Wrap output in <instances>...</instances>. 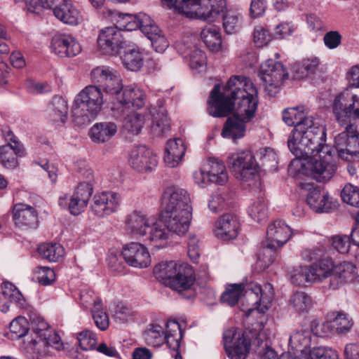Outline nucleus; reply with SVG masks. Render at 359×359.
I'll return each mask as SVG.
<instances>
[{
  "instance_id": "nucleus-1",
  "label": "nucleus",
  "mask_w": 359,
  "mask_h": 359,
  "mask_svg": "<svg viewBox=\"0 0 359 359\" xmlns=\"http://www.w3.org/2000/svg\"><path fill=\"white\" fill-rule=\"evenodd\" d=\"M163 225L140 211H134L126 219L130 231L149 244L160 247L170 236H184L192 219V207L187 191L177 187H168L162 195Z\"/></svg>"
},
{
  "instance_id": "nucleus-2",
  "label": "nucleus",
  "mask_w": 359,
  "mask_h": 359,
  "mask_svg": "<svg viewBox=\"0 0 359 359\" xmlns=\"http://www.w3.org/2000/svg\"><path fill=\"white\" fill-rule=\"evenodd\" d=\"M257 90L250 79L232 76L222 93L219 85L214 86L210 93L208 112L215 117H224L233 110L234 114L250 121L257 108Z\"/></svg>"
},
{
  "instance_id": "nucleus-3",
  "label": "nucleus",
  "mask_w": 359,
  "mask_h": 359,
  "mask_svg": "<svg viewBox=\"0 0 359 359\" xmlns=\"http://www.w3.org/2000/svg\"><path fill=\"white\" fill-rule=\"evenodd\" d=\"M332 113L344 131L334 137V148L344 160L359 159V95L346 88L334 99Z\"/></svg>"
},
{
  "instance_id": "nucleus-4",
  "label": "nucleus",
  "mask_w": 359,
  "mask_h": 359,
  "mask_svg": "<svg viewBox=\"0 0 359 359\" xmlns=\"http://www.w3.org/2000/svg\"><path fill=\"white\" fill-rule=\"evenodd\" d=\"M325 141V126L320 119L309 116L294 128L288 138L287 147L297 158H303L324 146H329Z\"/></svg>"
},
{
  "instance_id": "nucleus-5",
  "label": "nucleus",
  "mask_w": 359,
  "mask_h": 359,
  "mask_svg": "<svg viewBox=\"0 0 359 359\" xmlns=\"http://www.w3.org/2000/svg\"><path fill=\"white\" fill-rule=\"evenodd\" d=\"M209 0H205L203 7L199 4L188 2L186 6H190L189 8L184 9V7L179 8L181 11L185 13V17L191 19H200L207 21L214 20L218 15H221L222 18V25L225 32L231 34L237 32L241 28V15L233 10H227L226 8L225 0H217L215 4L208 8L205 2Z\"/></svg>"
},
{
  "instance_id": "nucleus-6",
  "label": "nucleus",
  "mask_w": 359,
  "mask_h": 359,
  "mask_svg": "<svg viewBox=\"0 0 359 359\" xmlns=\"http://www.w3.org/2000/svg\"><path fill=\"white\" fill-rule=\"evenodd\" d=\"M103 93L98 86L89 85L75 97L72 107L74 121L79 126L93 121L102 109Z\"/></svg>"
},
{
  "instance_id": "nucleus-7",
  "label": "nucleus",
  "mask_w": 359,
  "mask_h": 359,
  "mask_svg": "<svg viewBox=\"0 0 359 359\" xmlns=\"http://www.w3.org/2000/svg\"><path fill=\"white\" fill-rule=\"evenodd\" d=\"M154 274L156 279L179 293L189 290L196 280L194 270L190 266L174 261L156 265Z\"/></svg>"
},
{
  "instance_id": "nucleus-8",
  "label": "nucleus",
  "mask_w": 359,
  "mask_h": 359,
  "mask_svg": "<svg viewBox=\"0 0 359 359\" xmlns=\"http://www.w3.org/2000/svg\"><path fill=\"white\" fill-rule=\"evenodd\" d=\"M304 157L307 160L302 166L303 172L311 175L319 182L330 180L337 170L330 146H324L323 149Z\"/></svg>"
},
{
  "instance_id": "nucleus-9",
  "label": "nucleus",
  "mask_w": 359,
  "mask_h": 359,
  "mask_svg": "<svg viewBox=\"0 0 359 359\" xmlns=\"http://www.w3.org/2000/svg\"><path fill=\"white\" fill-rule=\"evenodd\" d=\"M90 77L95 83L99 84L103 89L109 102L114 104L112 109H114L116 102L124 90L120 74L113 68L101 66L91 71Z\"/></svg>"
},
{
  "instance_id": "nucleus-10",
  "label": "nucleus",
  "mask_w": 359,
  "mask_h": 359,
  "mask_svg": "<svg viewBox=\"0 0 359 359\" xmlns=\"http://www.w3.org/2000/svg\"><path fill=\"white\" fill-rule=\"evenodd\" d=\"M259 75L266 93L270 97L275 96L278 93L283 81L288 78V72L283 65L272 59H269L261 65Z\"/></svg>"
},
{
  "instance_id": "nucleus-11",
  "label": "nucleus",
  "mask_w": 359,
  "mask_h": 359,
  "mask_svg": "<svg viewBox=\"0 0 359 359\" xmlns=\"http://www.w3.org/2000/svg\"><path fill=\"white\" fill-rule=\"evenodd\" d=\"M227 163L238 180L249 181L258 177L259 166L252 153L249 150L232 154L229 157Z\"/></svg>"
},
{
  "instance_id": "nucleus-12",
  "label": "nucleus",
  "mask_w": 359,
  "mask_h": 359,
  "mask_svg": "<svg viewBox=\"0 0 359 359\" xmlns=\"http://www.w3.org/2000/svg\"><path fill=\"white\" fill-rule=\"evenodd\" d=\"M97 42L98 50L109 56L118 55L128 43L124 31L117 26L107 27L100 30Z\"/></svg>"
},
{
  "instance_id": "nucleus-13",
  "label": "nucleus",
  "mask_w": 359,
  "mask_h": 359,
  "mask_svg": "<svg viewBox=\"0 0 359 359\" xmlns=\"http://www.w3.org/2000/svg\"><path fill=\"white\" fill-rule=\"evenodd\" d=\"M93 194V187L89 182L80 183L71 196L63 194L59 197L58 203L62 208H67L70 213L78 215L87 207L90 197Z\"/></svg>"
},
{
  "instance_id": "nucleus-14",
  "label": "nucleus",
  "mask_w": 359,
  "mask_h": 359,
  "mask_svg": "<svg viewBox=\"0 0 359 359\" xmlns=\"http://www.w3.org/2000/svg\"><path fill=\"white\" fill-rule=\"evenodd\" d=\"M224 346L230 359H245L250 349V342L241 332L230 329L224 332Z\"/></svg>"
},
{
  "instance_id": "nucleus-15",
  "label": "nucleus",
  "mask_w": 359,
  "mask_h": 359,
  "mask_svg": "<svg viewBox=\"0 0 359 359\" xmlns=\"http://www.w3.org/2000/svg\"><path fill=\"white\" fill-rule=\"evenodd\" d=\"M121 204V196L113 191L96 194L92 201V211L97 217H103L116 212Z\"/></svg>"
},
{
  "instance_id": "nucleus-16",
  "label": "nucleus",
  "mask_w": 359,
  "mask_h": 359,
  "mask_svg": "<svg viewBox=\"0 0 359 359\" xmlns=\"http://www.w3.org/2000/svg\"><path fill=\"white\" fill-rule=\"evenodd\" d=\"M130 165L138 172L152 170L157 165V158L145 146L140 145L133 149L129 155Z\"/></svg>"
},
{
  "instance_id": "nucleus-17",
  "label": "nucleus",
  "mask_w": 359,
  "mask_h": 359,
  "mask_svg": "<svg viewBox=\"0 0 359 359\" xmlns=\"http://www.w3.org/2000/svg\"><path fill=\"white\" fill-rule=\"evenodd\" d=\"M121 255L126 262L133 267L146 268L151 263L148 250L140 243L133 242L126 245Z\"/></svg>"
},
{
  "instance_id": "nucleus-18",
  "label": "nucleus",
  "mask_w": 359,
  "mask_h": 359,
  "mask_svg": "<svg viewBox=\"0 0 359 359\" xmlns=\"http://www.w3.org/2000/svg\"><path fill=\"white\" fill-rule=\"evenodd\" d=\"M239 227V219L236 215L224 214L215 222V235L220 240H233L237 237Z\"/></svg>"
},
{
  "instance_id": "nucleus-19",
  "label": "nucleus",
  "mask_w": 359,
  "mask_h": 359,
  "mask_svg": "<svg viewBox=\"0 0 359 359\" xmlns=\"http://www.w3.org/2000/svg\"><path fill=\"white\" fill-rule=\"evenodd\" d=\"M291 234L289 226L282 220H276L268 226L265 244L271 248L280 249L289 240Z\"/></svg>"
},
{
  "instance_id": "nucleus-20",
  "label": "nucleus",
  "mask_w": 359,
  "mask_h": 359,
  "mask_svg": "<svg viewBox=\"0 0 359 359\" xmlns=\"http://www.w3.org/2000/svg\"><path fill=\"white\" fill-rule=\"evenodd\" d=\"M301 187L311 191L307 196L306 202L310 208L316 212H328L336 206L328 194L324 190L318 188L313 189V185L309 183L302 184Z\"/></svg>"
},
{
  "instance_id": "nucleus-21",
  "label": "nucleus",
  "mask_w": 359,
  "mask_h": 359,
  "mask_svg": "<svg viewBox=\"0 0 359 359\" xmlns=\"http://www.w3.org/2000/svg\"><path fill=\"white\" fill-rule=\"evenodd\" d=\"M324 325L318 320H314L311 323V330L300 329L294 330L290 337L289 344L292 349L301 351L306 348L311 344V332L317 336H322L324 332L323 327Z\"/></svg>"
},
{
  "instance_id": "nucleus-22",
  "label": "nucleus",
  "mask_w": 359,
  "mask_h": 359,
  "mask_svg": "<svg viewBox=\"0 0 359 359\" xmlns=\"http://www.w3.org/2000/svg\"><path fill=\"white\" fill-rule=\"evenodd\" d=\"M13 219L18 226L36 228L38 224V212L29 205L18 203L13 208Z\"/></svg>"
},
{
  "instance_id": "nucleus-23",
  "label": "nucleus",
  "mask_w": 359,
  "mask_h": 359,
  "mask_svg": "<svg viewBox=\"0 0 359 359\" xmlns=\"http://www.w3.org/2000/svg\"><path fill=\"white\" fill-rule=\"evenodd\" d=\"M150 114L152 117L151 131L153 135L158 137L166 136L170 131V123L163 105L151 107Z\"/></svg>"
},
{
  "instance_id": "nucleus-24",
  "label": "nucleus",
  "mask_w": 359,
  "mask_h": 359,
  "mask_svg": "<svg viewBox=\"0 0 359 359\" xmlns=\"http://www.w3.org/2000/svg\"><path fill=\"white\" fill-rule=\"evenodd\" d=\"M146 95L144 91L137 88L125 87L120 98L116 102L115 108L138 109L145 104Z\"/></svg>"
},
{
  "instance_id": "nucleus-25",
  "label": "nucleus",
  "mask_w": 359,
  "mask_h": 359,
  "mask_svg": "<svg viewBox=\"0 0 359 359\" xmlns=\"http://www.w3.org/2000/svg\"><path fill=\"white\" fill-rule=\"evenodd\" d=\"M245 295L248 300L250 302V304L252 306V308L249 310L257 309L261 304L267 309L273 298V288L270 283L265 284L264 289L260 285H255L253 288H248Z\"/></svg>"
},
{
  "instance_id": "nucleus-26",
  "label": "nucleus",
  "mask_w": 359,
  "mask_h": 359,
  "mask_svg": "<svg viewBox=\"0 0 359 359\" xmlns=\"http://www.w3.org/2000/svg\"><path fill=\"white\" fill-rule=\"evenodd\" d=\"M356 273V266L351 262H344L334 265L331 274V289L337 290L346 282L352 280Z\"/></svg>"
},
{
  "instance_id": "nucleus-27",
  "label": "nucleus",
  "mask_w": 359,
  "mask_h": 359,
  "mask_svg": "<svg viewBox=\"0 0 359 359\" xmlns=\"http://www.w3.org/2000/svg\"><path fill=\"white\" fill-rule=\"evenodd\" d=\"M1 289L2 292L0 294V311L1 312H7L12 303L19 306L24 305L25 299L22 294L13 283L4 282Z\"/></svg>"
},
{
  "instance_id": "nucleus-28",
  "label": "nucleus",
  "mask_w": 359,
  "mask_h": 359,
  "mask_svg": "<svg viewBox=\"0 0 359 359\" xmlns=\"http://www.w3.org/2000/svg\"><path fill=\"white\" fill-rule=\"evenodd\" d=\"M25 154V149L20 142L7 143L0 147V162L8 169L15 168L18 164V157Z\"/></svg>"
},
{
  "instance_id": "nucleus-29",
  "label": "nucleus",
  "mask_w": 359,
  "mask_h": 359,
  "mask_svg": "<svg viewBox=\"0 0 359 359\" xmlns=\"http://www.w3.org/2000/svg\"><path fill=\"white\" fill-rule=\"evenodd\" d=\"M186 147L181 138L170 140L167 142L164 161L170 168H175L182 161Z\"/></svg>"
},
{
  "instance_id": "nucleus-30",
  "label": "nucleus",
  "mask_w": 359,
  "mask_h": 359,
  "mask_svg": "<svg viewBox=\"0 0 359 359\" xmlns=\"http://www.w3.org/2000/svg\"><path fill=\"white\" fill-rule=\"evenodd\" d=\"M117 126L114 122L97 123L90 130V137L95 143L102 144L109 141L116 133Z\"/></svg>"
},
{
  "instance_id": "nucleus-31",
  "label": "nucleus",
  "mask_w": 359,
  "mask_h": 359,
  "mask_svg": "<svg viewBox=\"0 0 359 359\" xmlns=\"http://www.w3.org/2000/svg\"><path fill=\"white\" fill-rule=\"evenodd\" d=\"M54 16L62 22L70 25H78L81 19L79 9L71 0H67L55 9Z\"/></svg>"
},
{
  "instance_id": "nucleus-32",
  "label": "nucleus",
  "mask_w": 359,
  "mask_h": 359,
  "mask_svg": "<svg viewBox=\"0 0 359 359\" xmlns=\"http://www.w3.org/2000/svg\"><path fill=\"white\" fill-rule=\"evenodd\" d=\"M310 273L313 283L322 282L329 278V287L331 289V274L334 268V262L330 259H323L311 266Z\"/></svg>"
},
{
  "instance_id": "nucleus-33",
  "label": "nucleus",
  "mask_w": 359,
  "mask_h": 359,
  "mask_svg": "<svg viewBox=\"0 0 359 359\" xmlns=\"http://www.w3.org/2000/svg\"><path fill=\"white\" fill-rule=\"evenodd\" d=\"M247 122L248 121L233 114L232 117L227 118L222 129V136L233 140L243 137L245 133Z\"/></svg>"
},
{
  "instance_id": "nucleus-34",
  "label": "nucleus",
  "mask_w": 359,
  "mask_h": 359,
  "mask_svg": "<svg viewBox=\"0 0 359 359\" xmlns=\"http://www.w3.org/2000/svg\"><path fill=\"white\" fill-rule=\"evenodd\" d=\"M165 336L169 348L173 351H177L182 339V330L180 325L175 320H168L166 323ZM175 359H182L178 351L175 353Z\"/></svg>"
},
{
  "instance_id": "nucleus-35",
  "label": "nucleus",
  "mask_w": 359,
  "mask_h": 359,
  "mask_svg": "<svg viewBox=\"0 0 359 359\" xmlns=\"http://www.w3.org/2000/svg\"><path fill=\"white\" fill-rule=\"evenodd\" d=\"M143 34L150 40L153 48L158 53L164 52L169 46L168 41L164 34L154 21L149 27L144 26Z\"/></svg>"
},
{
  "instance_id": "nucleus-36",
  "label": "nucleus",
  "mask_w": 359,
  "mask_h": 359,
  "mask_svg": "<svg viewBox=\"0 0 359 359\" xmlns=\"http://www.w3.org/2000/svg\"><path fill=\"white\" fill-rule=\"evenodd\" d=\"M208 175L211 182L218 185H224L228 181L229 177L224 163L217 158H211L208 162Z\"/></svg>"
},
{
  "instance_id": "nucleus-37",
  "label": "nucleus",
  "mask_w": 359,
  "mask_h": 359,
  "mask_svg": "<svg viewBox=\"0 0 359 359\" xmlns=\"http://www.w3.org/2000/svg\"><path fill=\"white\" fill-rule=\"evenodd\" d=\"M319 60L316 57L308 58L297 63L293 67L294 78L301 79L304 77L311 76L319 69Z\"/></svg>"
},
{
  "instance_id": "nucleus-38",
  "label": "nucleus",
  "mask_w": 359,
  "mask_h": 359,
  "mask_svg": "<svg viewBox=\"0 0 359 359\" xmlns=\"http://www.w3.org/2000/svg\"><path fill=\"white\" fill-rule=\"evenodd\" d=\"M48 111L55 121L64 123L68 113L67 101L60 96H55L48 104Z\"/></svg>"
},
{
  "instance_id": "nucleus-39",
  "label": "nucleus",
  "mask_w": 359,
  "mask_h": 359,
  "mask_svg": "<svg viewBox=\"0 0 359 359\" xmlns=\"http://www.w3.org/2000/svg\"><path fill=\"white\" fill-rule=\"evenodd\" d=\"M122 18L125 20L126 24L123 25L124 34L126 31H133L140 29L143 33L144 26H148L152 22L151 18L145 13H139L138 15L122 14Z\"/></svg>"
},
{
  "instance_id": "nucleus-40",
  "label": "nucleus",
  "mask_w": 359,
  "mask_h": 359,
  "mask_svg": "<svg viewBox=\"0 0 359 359\" xmlns=\"http://www.w3.org/2000/svg\"><path fill=\"white\" fill-rule=\"evenodd\" d=\"M201 37L205 46L212 51H217L221 48V35L217 27L213 25L205 27L201 32Z\"/></svg>"
},
{
  "instance_id": "nucleus-41",
  "label": "nucleus",
  "mask_w": 359,
  "mask_h": 359,
  "mask_svg": "<svg viewBox=\"0 0 359 359\" xmlns=\"http://www.w3.org/2000/svg\"><path fill=\"white\" fill-rule=\"evenodd\" d=\"M311 298L303 291L294 292L289 301L290 307L299 313L307 312L311 307Z\"/></svg>"
},
{
  "instance_id": "nucleus-42",
  "label": "nucleus",
  "mask_w": 359,
  "mask_h": 359,
  "mask_svg": "<svg viewBox=\"0 0 359 359\" xmlns=\"http://www.w3.org/2000/svg\"><path fill=\"white\" fill-rule=\"evenodd\" d=\"M246 290L242 284L229 285L221 296V301L230 306H235L242 296H245Z\"/></svg>"
},
{
  "instance_id": "nucleus-43",
  "label": "nucleus",
  "mask_w": 359,
  "mask_h": 359,
  "mask_svg": "<svg viewBox=\"0 0 359 359\" xmlns=\"http://www.w3.org/2000/svg\"><path fill=\"white\" fill-rule=\"evenodd\" d=\"M38 252L49 262H57L63 257L65 250L58 243H43L38 247Z\"/></svg>"
},
{
  "instance_id": "nucleus-44",
  "label": "nucleus",
  "mask_w": 359,
  "mask_h": 359,
  "mask_svg": "<svg viewBox=\"0 0 359 359\" xmlns=\"http://www.w3.org/2000/svg\"><path fill=\"white\" fill-rule=\"evenodd\" d=\"M122 62L126 69L137 71L143 65V55L137 48H133L125 52L121 57Z\"/></svg>"
},
{
  "instance_id": "nucleus-45",
  "label": "nucleus",
  "mask_w": 359,
  "mask_h": 359,
  "mask_svg": "<svg viewBox=\"0 0 359 359\" xmlns=\"http://www.w3.org/2000/svg\"><path fill=\"white\" fill-rule=\"evenodd\" d=\"M144 339L148 344L159 346L166 341L164 329L157 324L149 325L145 332Z\"/></svg>"
},
{
  "instance_id": "nucleus-46",
  "label": "nucleus",
  "mask_w": 359,
  "mask_h": 359,
  "mask_svg": "<svg viewBox=\"0 0 359 359\" xmlns=\"http://www.w3.org/2000/svg\"><path fill=\"white\" fill-rule=\"evenodd\" d=\"M310 267L307 266H297L289 271L291 282L297 285H304L311 281Z\"/></svg>"
},
{
  "instance_id": "nucleus-47",
  "label": "nucleus",
  "mask_w": 359,
  "mask_h": 359,
  "mask_svg": "<svg viewBox=\"0 0 359 359\" xmlns=\"http://www.w3.org/2000/svg\"><path fill=\"white\" fill-rule=\"evenodd\" d=\"M304 107H297L286 109L283 113V119L287 126H294V128L299 123L304 121L305 116L304 114Z\"/></svg>"
},
{
  "instance_id": "nucleus-48",
  "label": "nucleus",
  "mask_w": 359,
  "mask_h": 359,
  "mask_svg": "<svg viewBox=\"0 0 359 359\" xmlns=\"http://www.w3.org/2000/svg\"><path fill=\"white\" fill-rule=\"evenodd\" d=\"M249 215L257 222L265 220L268 215V209L263 198H257L248 208Z\"/></svg>"
},
{
  "instance_id": "nucleus-49",
  "label": "nucleus",
  "mask_w": 359,
  "mask_h": 359,
  "mask_svg": "<svg viewBox=\"0 0 359 359\" xmlns=\"http://www.w3.org/2000/svg\"><path fill=\"white\" fill-rule=\"evenodd\" d=\"M162 4L163 6H165L168 7L169 8H174L175 11H177L180 14L185 16V13H184L182 11H180L179 8L180 6L182 7H184V9L187 10H191L190 6H187L186 8V4L188 2H191L194 4H199L200 6L203 7L205 4V0H161ZM217 2V0H209L208 2H205V4L210 8L212 6V4H215Z\"/></svg>"
},
{
  "instance_id": "nucleus-50",
  "label": "nucleus",
  "mask_w": 359,
  "mask_h": 359,
  "mask_svg": "<svg viewBox=\"0 0 359 359\" xmlns=\"http://www.w3.org/2000/svg\"><path fill=\"white\" fill-rule=\"evenodd\" d=\"M144 117L140 114L135 113L128 115L123 121V127L129 133L137 135L139 134L144 125Z\"/></svg>"
},
{
  "instance_id": "nucleus-51",
  "label": "nucleus",
  "mask_w": 359,
  "mask_h": 359,
  "mask_svg": "<svg viewBox=\"0 0 359 359\" xmlns=\"http://www.w3.org/2000/svg\"><path fill=\"white\" fill-rule=\"evenodd\" d=\"M277 250L266 246L265 241H263L262 248L257 255V266L262 269L268 268L273 262L274 254Z\"/></svg>"
},
{
  "instance_id": "nucleus-52",
  "label": "nucleus",
  "mask_w": 359,
  "mask_h": 359,
  "mask_svg": "<svg viewBox=\"0 0 359 359\" xmlns=\"http://www.w3.org/2000/svg\"><path fill=\"white\" fill-rule=\"evenodd\" d=\"M9 329L13 334V337L19 339L28 332L29 323L25 317L18 316L10 323Z\"/></svg>"
},
{
  "instance_id": "nucleus-53",
  "label": "nucleus",
  "mask_w": 359,
  "mask_h": 359,
  "mask_svg": "<svg viewBox=\"0 0 359 359\" xmlns=\"http://www.w3.org/2000/svg\"><path fill=\"white\" fill-rule=\"evenodd\" d=\"M344 202L356 208H359V188L351 184L345 185L341 193Z\"/></svg>"
},
{
  "instance_id": "nucleus-54",
  "label": "nucleus",
  "mask_w": 359,
  "mask_h": 359,
  "mask_svg": "<svg viewBox=\"0 0 359 359\" xmlns=\"http://www.w3.org/2000/svg\"><path fill=\"white\" fill-rule=\"evenodd\" d=\"M91 313L96 326L101 330H105L109 324L108 315L103 311L102 304H97L92 307Z\"/></svg>"
},
{
  "instance_id": "nucleus-55",
  "label": "nucleus",
  "mask_w": 359,
  "mask_h": 359,
  "mask_svg": "<svg viewBox=\"0 0 359 359\" xmlns=\"http://www.w3.org/2000/svg\"><path fill=\"white\" fill-rule=\"evenodd\" d=\"M189 58V66L191 69L200 71L206 65V57L205 53L196 47L188 53Z\"/></svg>"
},
{
  "instance_id": "nucleus-56",
  "label": "nucleus",
  "mask_w": 359,
  "mask_h": 359,
  "mask_svg": "<svg viewBox=\"0 0 359 359\" xmlns=\"http://www.w3.org/2000/svg\"><path fill=\"white\" fill-rule=\"evenodd\" d=\"M79 346L83 351L92 350L95 348L97 339L95 333L90 330H85L78 334Z\"/></svg>"
},
{
  "instance_id": "nucleus-57",
  "label": "nucleus",
  "mask_w": 359,
  "mask_h": 359,
  "mask_svg": "<svg viewBox=\"0 0 359 359\" xmlns=\"http://www.w3.org/2000/svg\"><path fill=\"white\" fill-rule=\"evenodd\" d=\"M47 346L60 351L63 348V343L60 336L53 330L50 329L46 333L41 334V338Z\"/></svg>"
},
{
  "instance_id": "nucleus-58",
  "label": "nucleus",
  "mask_w": 359,
  "mask_h": 359,
  "mask_svg": "<svg viewBox=\"0 0 359 359\" xmlns=\"http://www.w3.org/2000/svg\"><path fill=\"white\" fill-rule=\"evenodd\" d=\"M38 282L43 285H48L55 280V274L53 269L46 266L39 267L36 271Z\"/></svg>"
},
{
  "instance_id": "nucleus-59",
  "label": "nucleus",
  "mask_w": 359,
  "mask_h": 359,
  "mask_svg": "<svg viewBox=\"0 0 359 359\" xmlns=\"http://www.w3.org/2000/svg\"><path fill=\"white\" fill-rule=\"evenodd\" d=\"M68 43L66 39V34H55L51 41V48L53 51L61 57H65V47Z\"/></svg>"
},
{
  "instance_id": "nucleus-60",
  "label": "nucleus",
  "mask_w": 359,
  "mask_h": 359,
  "mask_svg": "<svg viewBox=\"0 0 359 359\" xmlns=\"http://www.w3.org/2000/svg\"><path fill=\"white\" fill-rule=\"evenodd\" d=\"M332 246L339 253H347L351 247V239L347 235L334 236L332 237Z\"/></svg>"
},
{
  "instance_id": "nucleus-61",
  "label": "nucleus",
  "mask_w": 359,
  "mask_h": 359,
  "mask_svg": "<svg viewBox=\"0 0 359 359\" xmlns=\"http://www.w3.org/2000/svg\"><path fill=\"white\" fill-rule=\"evenodd\" d=\"M200 239L196 236H191L188 241V255L194 262H197L201 252Z\"/></svg>"
},
{
  "instance_id": "nucleus-62",
  "label": "nucleus",
  "mask_w": 359,
  "mask_h": 359,
  "mask_svg": "<svg viewBox=\"0 0 359 359\" xmlns=\"http://www.w3.org/2000/svg\"><path fill=\"white\" fill-rule=\"evenodd\" d=\"M80 300L83 306L88 308L91 306L95 307L97 304H102L101 299L95 295L90 290H83L80 293Z\"/></svg>"
},
{
  "instance_id": "nucleus-63",
  "label": "nucleus",
  "mask_w": 359,
  "mask_h": 359,
  "mask_svg": "<svg viewBox=\"0 0 359 359\" xmlns=\"http://www.w3.org/2000/svg\"><path fill=\"white\" fill-rule=\"evenodd\" d=\"M334 326L338 332H344L348 331L351 325V321L348 319L346 314L338 312L334 319Z\"/></svg>"
},
{
  "instance_id": "nucleus-64",
  "label": "nucleus",
  "mask_w": 359,
  "mask_h": 359,
  "mask_svg": "<svg viewBox=\"0 0 359 359\" xmlns=\"http://www.w3.org/2000/svg\"><path fill=\"white\" fill-rule=\"evenodd\" d=\"M341 36L337 31H330L323 37L325 45L330 49H334L341 44Z\"/></svg>"
}]
</instances>
